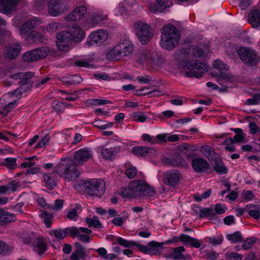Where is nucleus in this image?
I'll return each mask as SVG.
<instances>
[{
    "instance_id": "41",
    "label": "nucleus",
    "mask_w": 260,
    "mask_h": 260,
    "mask_svg": "<svg viewBox=\"0 0 260 260\" xmlns=\"http://www.w3.org/2000/svg\"><path fill=\"white\" fill-rule=\"evenodd\" d=\"M61 26L60 23L53 22L47 24L46 26V29L49 33H54L58 29L62 28Z\"/></svg>"
},
{
    "instance_id": "31",
    "label": "nucleus",
    "mask_w": 260,
    "mask_h": 260,
    "mask_svg": "<svg viewBox=\"0 0 260 260\" xmlns=\"http://www.w3.org/2000/svg\"><path fill=\"white\" fill-rule=\"evenodd\" d=\"M212 164L214 169L217 173L221 174L227 173L228 169L220 160H215L212 162Z\"/></svg>"
},
{
    "instance_id": "12",
    "label": "nucleus",
    "mask_w": 260,
    "mask_h": 260,
    "mask_svg": "<svg viewBox=\"0 0 260 260\" xmlns=\"http://www.w3.org/2000/svg\"><path fill=\"white\" fill-rule=\"evenodd\" d=\"M68 9L66 0H51L48 5V12L53 16H57Z\"/></svg>"
},
{
    "instance_id": "3",
    "label": "nucleus",
    "mask_w": 260,
    "mask_h": 260,
    "mask_svg": "<svg viewBox=\"0 0 260 260\" xmlns=\"http://www.w3.org/2000/svg\"><path fill=\"white\" fill-rule=\"evenodd\" d=\"M137 63L149 70H158L165 65L166 60L159 53L144 50L138 54Z\"/></svg>"
},
{
    "instance_id": "10",
    "label": "nucleus",
    "mask_w": 260,
    "mask_h": 260,
    "mask_svg": "<svg viewBox=\"0 0 260 260\" xmlns=\"http://www.w3.org/2000/svg\"><path fill=\"white\" fill-rule=\"evenodd\" d=\"M50 52L48 47H43L28 51L23 55V59L25 62H30L46 57Z\"/></svg>"
},
{
    "instance_id": "20",
    "label": "nucleus",
    "mask_w": 260,
    "mask_h": 260,
    "mask_svg": "<svg viewBox=\"0 0 260 260\" xmlns=\"http://www.w3.org/2000/svg\"><path fill=\"white\" fill-rule=\"evenodd\" d=\"M21 45L18 43L10 44L6 51L5 56L9 59H13L16 58L20 53Z\"/></svg>"
},
{
    "instance_id": "45",
    "label": "nucleus",
    "mask_w": 260,
    "mask_h": 260,
    "mask_svg": "<svg viewBox=\"0 0 260 260\" xmlns=\"http://www.w3.org/2000/svg\"><path fill=\"white\" fill-rule=\"evenodd\" d=\"M117 243L124 247H131L136 245V243L134 241H127L122 238L119 237L117 238Z\"/></svg>"
},
{
    "instance_id": "52",
    "label": "nucleus",
    "mask_w": 260,
    "mask_h": 260,
    "mask_svg": "<svg viewBox=\"0 0 260 260\" xmlns=\"http://www.w3.org/2000/svg\"><path fill=\"white\" fill-rule=\"evenodd\" d=\"M145 89H146V88H143L140 90L136 91L137 93L135 94L137 95H146V94H150L151 96H154V95L159 96L160 95V94H159L160 92L158 90H153L152 91H150L148 92H146V93L145 92V93H141L142 91H143ZM147 89H148V88H147Z\"/></svg>"
},
{
    "instance_id": "50",
    "label": "nucleus",
    "mask_w": 260,
    "mask_h": 260,
    "mask_svg": "<svg viewBox=\"0 0 260 260\" xmlns=\"http://www.w3.org/2000/svg\"><path fill=\"white\" fill-rule=\"evenodd\" d=\"M28 36L32 38L35 41L43 42L44 40V37L36 31H31Z\"/></svg>"
},
{
    "instance_id": "61",
    "label": "nucleus",
    "mask_w": 260,
    "mask_h": 260,
    "mask_svg": "<svg viewBox=\"0 0 260 260\" xmlns=\"http://www.w3.org/2000/svg\"><path fill=\"white\" fill-rule=\"evenodd\" d=\"M215 213L217 214H222L225 212V207L224 206L221 204H217L215 205L214 207V210Z\"/></svg>"
},
{
    "instance_id": "27",
    "label": "nucleus",
    "mask_w": 260,
    "mask_h": 260,
    "mask_svg": "<svg viewBox=\"0 0 260 260\" xmlns=\"http://www.w3.org/2000/svg\"><path fill=\"white\" fill-rule=\"evenodd\" d=\"M16 219L15 216L13 214L8 211L0 209V225L5 223L10 222Z\"/></svg>"
},
{
    "instance_id": "56",
    "label": "nucleus",
    "mask_w": 260,
    "mask_h": 260,
    "mask_svg": "<svg viewBox=\"0 0 260 260\" xmlns=\"http://www.w3.org/2000/svg\"><path fill=\"white\" fill-rule=\"evenodd\" d=\"M34 74L32 72H26V73H20L16 75L17 77H19L20 78H22V79L25 80V82L21 81L20 83H22L23 84L26 83V81L30 78L31 77L34 76Z\"/></svg>"
},
{
    "instance_id": "29",
    "label": "nucleus",
    "mask_w": 260,
    "mask_h": 260,
    "mask_svg": "<svg viewBox=\"0 0 260 260\" xmlns=\"http://www.w3.org/2000/svg\"><path fill=\"white\" fill-rule=\"evenodd\" d=\"M35 249L39 254L44 252L47 249V246L42 237L37 238L34 243Z\"/></svg>"
},
{
    "instance_id": "1",
    "label": "nucleus",
    "mask_w": 260,
    "mask_h": 260,
    "mask_svg": "<svg viewBox=\"0 0 260 260\" xmlns=\"http://www.w3.org/2000/svg\"><path fill=\"white\" fill-rule=\"evenodd\" d=\"M204 55V51L199 47L181 48L175 54L181 72L189 77H201L208 70L206 63L198 58Z\"/></svg>"
},
{
    "instance_id": "16",
    "label": "nucleus",
    "mask_w": 260,
    "mask_h": 260,
    "mask_svg": "<svg viewBox=\"0 0 260 260\" xmlns=\"http://www.w3.org/2000/svg\"><path fill=\"white\" fill-rule=\"evenodd\" d=\"M180 177V175L178 171H170L165 174L164 182L168 185L174 186L178 183Z\"/></svg>"
},
{
    "instance_id": "42",
    "label": "nucleus",
    "mask_w": 260,
    "mask_h": 260,
    "mask_svg": "<svg viewBox=\"0 0 260 260\" xmlns=\"http://www.w3.org/2000/svg\"><path fill=\"white\" fill-rule=\"evenodd\" d=\"M215 215V212L213 208H206L202 209L200 213L199 217L203 218L205 217H211Z\"/></svg>"
},
{
    "instance_id": "18",
    "label": "nucleus",
    "mask_w": 260,
    "mask_h": 260,
    "mask_svg": "<svg viewBox=\"0 0 260 260\" xmlns=\"http://www.w3.org/2000/svg\"><path fill=\"white\" fill-rule=\"evenodd\" d=\"M185 250L183 246L175 247L173 248L172 252L165 256L166 260H186L187 258H189V256H185L182 254V252Z\"/></svg>"
},
{
    "instance_id": "4",
    "label": "nucleus",
    "mask_w": 260,
    "mask_h": 260,
    "mask_svg": "<svg viewBox=\"0 0 260 260\" xmlns=\"http://www.w3.org/2000/svg\"><path fill=\"white\" fill-rule=\"evenodd\" d=\"M155 193L154 190L145 182L137 180L129 183L127 188H124L121 192L123 197L135 198L144 196H152Z\"/></svg>"
},
{
    "instance_id": "8",
    "label": "nucleus",
    "mask_w": 260,
    "mask_h": 260,
    "mask_svg": "<svg viewBox=\"0 0 260 260\" xmlns=\"http://www.w3.org/2000/svg\"><path fill=\"white\" fill-rule=\"evenodd\" d=\"M133 45L128 42L120 43L112 48L107 54L111 60H119L124 56L129 55L133 51Z\"/></svg>"
},
{
    "instance_id": "32",
    "label": "nucleus",
    "mask_w": 260,
    "mask_h": 260,
    "mask_svg": "<svg viewBox=\"0 0 260 260\" xmlns=\"http://www.w3.org/2000/svg\"><path fill=\"white\" fill-rule=\"evenodd\" d=\"M107 15H104L102 12H98L93 13L90 18L91 23L93 25L98 24L107 19Z\"/></svg>"
},
{
    "instance_id": "34",
    "label": "nucleus",
    "mask_w": 260,
    "mask_h": 260,
    "mask_svg": "<svg viewBox=\"0 0 260 260\" xmlns=\"http://www.w3.org/2000/svg\"><path fill=\"white\" fill-rule=\"evenodd\" d=\"M16 161L17 159L16 158H7L4 162H2L0 164V166H5L8 169L13 170L16 168Z\"/></svg>"
},
{
    "instance_id": "33",
    "label": "nucleus",
    "mask_w": 260,
    "mask_h": 260,
    "mask_svg": "<svg viewBox=\"0 0 260 260\" xmlns=\"http://www.w3.org/2000/svg\"><path fill=\"white\" fill-rule=\"evenodd\" d=\"M85 221L88 224L89 228L93 227L95 228L101 229L103 227L101 222L99 220L98 217L95 216L92 218H86Z\"/></svg>"
},
{
    "instance_id": "44",
    "label": "nucleus",
    "mask_w": 260,
    "mask_h": 260,
    "mask_svg": "<svg viewBox=\"0 0 260 260\" xmlns=\"http://www.w3.org/2000/svg\"><path fill=\"white\" fill-rule=\"evenodd\" d=\"M172 165L174 166H181L183 167L188 166L187 161L179 155L176 156L174 162H172Z\"/></svg>"
},
{
    "instance_id": "21",
    "label": "nucleus",
    "mask_w": 260,
    "mask_h": 260,
    "mask_svg": "<svg viewBox=\"0 0 260 260\" xmlns=\"http://www.w3.org/2000/svg\"><path fill=\"white\" fill-rule=\"evenodd\" d=\"M191 165L193 170L197 173H201L207 170L209 167L208 162L202 158L193 159Z\"/></svg>"
},
{
    "instance_id": "23",
    "label": "nucleus",
    "mask_w": 260,
    "mask_h": 260,
    "mask_svg": "<svg viewBox=\"0 0 260 260\" xmlns=\"http://www.w3.org/2000/svg\"><path fill=\"white\" fill-rule=\"evenodd\" d=\"M17 0H0V12L9 13L15 10Z\"/></svg>"
},
{
    "instance_id": "26",
    "label": "nucleus",
    "mask_w": 260,
    "mask_h": 260,
    "mask_svg": "<svg viewBox=\"0 0 260 260\" xmlns=\"http://www.w3.org/2000/svg\"><path fill=\"white\" fill-rule=\"evenodd\" d=\"M165 245L164 242H157L153 241L150 242L148 245L149 246L150 254L152 255H158L160 253L163 249V245Z\"/></svg>"
},
{
    "instance_id": "13",
    "label": "nucleus",
    "mask_w": 260,
    "mask_h": 260,
    "mask_svg": "<svg viewBox=\"0 0 260 260\" xmlns=\"http://www.w3.org/2000/svg\"><path fill=\"white\" fill-rule=\"evenodd\" d=\"M108 38V34L106 30L99 29L89 35L88 43L90 45H93L94 43L101 45L105 42Z\"/></svg>"
},
{
    "instance_id": "5",
    "label": "nucleus",
    "mask_w": 260,
    "mask_h": 260,
    "mask_svg": "<svg viewBox=\"0 0 260 260\" xmlns=\"http://www.w3.org/2000/svg\"><path fill=\"white\" fill-rule=\"evenodd\" d=\"M180 39L179 32L175 27L166 25L162 29L160 44L162 48L172 50L178 45Z\"/></svg>"
},
{
    "instance_id": "57",
    "label": "nucleus",
    "mask_w": 260,
    "mask_h": 260,
    "mask_svg": "<svg viewBox=\"0 0 260 260\" xmlns=\"http://www.w3.org/2000/svg\"><path fill=\"white\" fill-rule=\"evenodd\" d=\"M255 243V240L253 238H249L246 239L242 245V248L244 249H249Z\"/></svg>"
},
{
    "instance_id": "55",
    "label": "nucleus",
    "mask_w": 260,
    "mask_h": 260,
    "mask_svg": "<svg viewBox=\"0 0 260 260\" xmlns=\"http://www.w3.org/2000/svg\"><path fill=\"white\" fill-rule=\"evenodd\" d=\"M125 174L129 178H133L137 175V170L134 167H130L126 170Z\"/></svg>"
},
{
    "instance_id": "7",
    "label": "nucleus",
    "mask_w": 260,
    "mask_h": 260,
    "mask_svg": "<svg viewBox=\"0 0 260 260\" xmlns=\"http://www.w3.org/2000/svg\"><path fill=\"white\" fill-rule=\"evenodd\" d=\"M82 189L91 196L100 197L105 191V183L102 179H90L79 184Z\"/></svg>"
},
{
    "instance_id": "17",
    "label": "nucleus",
    "mask_w": 260,
    "mask_h": 260,
    "mask_svg": "<svg viewBox=\"0 0 260 260\" xmlns=\"http://www.w3.org/2000/svg\"><path fill=\"white\" fill-rule=\"evenodd\" d=\"M41 22L40 19L37 18H32L23 24L20 29V33L22 36H28L31 30L39 25Z\"/></svg>"
},
{
    "instance_id": "9",
    "label": "nucleus",
    "mask_w": 260,
    "mask_h": 260,
    "mask_svg": "<svg viewBox=\"0 0 260 260\" xmlns=\"http://www.w3.org/2000/svg\"><path fill=\"white\" fill-rule=\"evenodd\" d=\"M139 41L146 45L153 36V33L150 26L143 22H139L134 25Z\"/></svg>"
},
{
    "instance_id": "15",
    "label": "nucleus",
    "mask_w": 260,
    "mask_h": 260,
    "mask_svg": "<svg viewBox=\"0 0 260 260\" xmlns=\"http://www.w3.org/2000/svg\"><path fill=\"white\" fill-rule=\"evenodd\" d=\"M214 69L217 75L219 77L218 81L221 79L228 80L230 78V75L228 74V67L219 60H215L213 64Z\"/></svg>"
},
{
    "instance_id": "19",
    "label": "nucleus",
    "mask_w": 260,
    "mask_h": 260,
    "mask_svg": "<svg viewBox=\"0 0 260 260\" xmlns=\"http://www.w3.org/2000/svg\"><path fill=\"white\" fill-rule=\"evenodd\" d=\"M87 10L85 7H78L70 13L66 19L68 21H73L80 20L83 18Z\"/></svg>"
},
{
    "instance_id": "64",
    "label": "nucleus",
    "mask_w": 260,
    "mask_h": 260,
    "mask_svg": "<svg viewBox=\"0 0 260 260\" xmlns=\"http://www.w3.org/2000/svg\"><path fill=\"white\" fill-rule=\"evenodd\" d=\"M189 244H190L191 246L196 248H199L201 245L200 241L198 239L193 238H191Z\"/></svg>"
},
{
    "instance_id": "25",
    "label": "nucleus",
    "mask_w": 260,
    "mask_h": 260,
    "mask_svg": "<svg viewBox=\"0 0 260 260\" xmlns=\"http://www.w3.org/2000/svg\"><path fill=\"white\" fill-rule=\"evenodd\" d=\"M248 21L253 27L260 28V13L257 10L251 11L248 15Z\"/></svg>"
},
{
    "instance_id": "47",
    "label": "nucleus",
    "mask_w": 260,
    "mask_h": 260,
    "mask_svg": "<svg viewBox=\"0 0 260 260\" xmlns=\"http://www.w3.org/2000/svg\"><path fill=\"white\" fill-rule=\"evenodd\" d=\"M133 119L134 121L143 122L147 119V117L144 114L136 112L133 113Z\"/></svg>"
},
{
    "instance_id": "40",
    "label": "nucleus",
    "mask_w": 260,
    "mask_h": 260,
    "mask_svg": "<svg viewBox=\"0 0 260 260\" xmlns=\"http://www.w3.org/2000/svg\"><path fill=\"white\" fill-rule=\"evenodd\" d=\"M41 217L44 219V222L47 228H50L52 224L53 216L52 214L44 211L41 214Z\"/></svg>"
},
{
    "instance_id": "58",
    "label": "nucleus",
    "mask_w": 260,
    "mask_h": 260,
    "mask_svg": "<svg viewBox=\"0 0 260 260\" xmlns=\"http://www.w3.org/2000/svg\"><path fill=\"white\" fill-rule=\"evenodd\" d=\"M128 217V215H124L122 217H119L114 218L112 220V223L117 226H121L123 222V220H125Z\"/></svg>"
},
{
    "instance_id": "11",
    "label": "nucleus",
    "mask_w": 260,
    "mask_h": 260,
    "mask_svg": "<svg viewBox=\"0 0 260 260\" xmlns=\"http://www.w3.org/2000/svg\"><path fill=\"white\" fill-rule=\"evenodd\" d=\"M56 45L58 49L62 52H68L72 45L74 40L70 34L61 31L56 35Z\"/></svg>"
},
{
    "instance_id": "39",
    "label": "nucleus",
    "mask_w": 260,
    "mask_h": 260,
    "mask_svg": "<svg viewBox=\"0 0 260 260\" xmlns=\"http://www.w3.org/2000/svg\"><path fill=\"white\" fill-rule=\"evenodd\" d=\"M226 238L233 243L240 242L243 240L242 235L239 232L227 235Z\"/></svg>"
},
{
    "instance_id": "60",
    "label": "nucleus",
    "mask_w": 260,
    "mask_h": 260,
    "mask_svg": "<svg viewBox=\"0 0 260 260\" xmlns=\"http://www.w3.org/2000/svg\"><path fill=\"white\" fill-rule=\"evenodd\" d=\"M67 217L69 219L76 220L78 217L77 211L75 209H72L69 211L67 214Z\"/></svg>"
},
{
    "instance_id": "28",
    "label": "nucleus",
    "mask_w": 260,
    "mask_h": 260,
    "mask_svg": "<svg viewBox=\"0 0 260 260\" xmlns=\"http://www.w3.org/2000/svg\"><path fill=\"white\" fill-rule=\"evenodd\" d=\"M119 151L117 147L106 148L103 147L101 150L102 156L107 159H111V158Z\"/></svg>"
},
{
    "instance_id": "54",
    "label": "nucleus",
    "mask_w": 260,
    "mask_h": 260,
    "mask_svg": "<svg viewBox=\"0 0 260 260\" xmlns=\"http://www.w3.org/2000/svg\"><path fill=\"white\" fill-rule=\"evenodd\" d=\"M34 158L35 156L25 158V161L23 162L20 166L23 168H30L34 166L35 163L32 161Z\"/></svg>"
},
{
    "instance_id": "36",
    "label": "nucleus",
    "mask_w": 260,
    "mask_h": 260,
    "mask_svg": "<svg viewBox=\"0 0 260 260\" xmlns=\"http://www.w3.org/2000/svg\"><path fill=\"white\" fill-rule=\"evenodd\" d=\"M43 178L46 185L48 187V188L52 189L56 186V182L51 174L48 173L44 174Z\"/></svg>"
},
{
    "instance_id": "48",
    "label": "nucleus",
    "mask_w": 260,
    "mask_h": 260,
    "mask_svg": "<svg viewBox=\"0 0 260 260\" xmlns=\"http://www.w3.org/2000/svg\"><path fill=\"white\" fill-rule=\"evenodd\" d=\"M15 102H10L8 104L4 106L1 111L2 114L7 115L12 109L15 108Z\"/></svg>"
},
{
    "instance_id": "62",
    "label": "nucleus",
    "mask_w": 260,
    "mask_h": 260,
    "mask_svg": "<svg viewBox=\"0 0 260 260\" xmlns=\"http://www.w3.org/2000/svg\"><path fill=\"white\" fill-rule=\"evenodd\" d=\"M75 64L79 67L90 68V64L86 60H77L75 62Z\"/></svg>"
},
{
    "instance_id": "14",
    "label": "nucleus",
    "mask_w": 260,
    "mask_h": 260,
    "mask_svg": "<svg viewBox=\"0 0 260 260\" xmlns=\"http://www.w3.org/2000/svg\"><path fill=\"white\" fill-rule=\"evenodd\" d=\"M157 4L150 3L147 8L152 13H161L172 5L171 0H156Z\"/></svg>"
},
{
    "instance_id": "59",
    "label": "nucleus",
    "mask_w": 260,
    "mask_h": 260,
    "mask_svg": "<svg viewBox=\"0 0 260 260\" xmlns=\"http://www.w3.org/2000/svg\"><path fill=\"white\" fill-rule=\"evenodd\" d=\"M9 250V246L4 241L0 240V254H5Z\"/></svg>"
},
{
    "instance_id": "51",
    "label": "nucleus",
    "mask_w": 260,
    "mask_h": 260,
    "mask_svg": "<svg viewBox=\"0 0 260 260\" xmlns=\"http://www.w3.org/2000/svg\"><path fill=\"white\" fill-rule=\"evenodd\" d=\"M226 257L229 259L242 260L243 255L236 252H226Z\"/></svg>"
},
{
    "instance_id": "24",
    "label": "nucleus",
    "mask_w": 260,
    "mask_h": 260,
    "mask_svg": "<svg viewBox=\"0 0 260 260\" xmlns=\"http://www.w3.org/2000/svg\"><path fill=\"white\" fill-rule=\"evenodd\" d=\"M75 247L76 249L73 252L71 258L73 260H79L83 259L86 256V250L84 247L79 243H75Z\"/></svg>"
},
{
    "instance_id": "22",
    "label": "nucleus",
    "mask_w": 260,
    "mask_h": 260,
    "mask_svg": "<svg viewBox=\"0 0 260 260\" xmlns=\"http://www.w3.org/2000/svg\"><path fill=\"white\" fill-rule=\"evenodd\" d=\"M66 32L70 34V36L74 40V42H78L84 37V31L77 25L72 26L70 28L69 31H66Z\"/></svg>"
},
{
    "instance_id": "35",
    "label": "nucleus",
    "mask_w": 260,
    "mask_h": 260,
    "mask_svg": "<svg viewBox=\"0 0 260 260\" xmlns=\"http://www.w3.org/2000/svg\"><path fill=\"white\" fill-rule=\"evenodd\" d=\"M149 148L147 147L136 146L133 148L132 152L138 156H144L149 151Z\"/></svg>"
},
{
    "instance_id": "37",
    "label": "nucleus",
    "mask_w": 260,
    "mask_h": 260,
    "mask_svg": "<svg viewBox=\"0 0 260 260\" xmlns=\"http://www.w3.org/2000/svg\"><path fill=\"white\" fill-rule=\"evenodd\" d=\"M50 235H54L56 238L62 239L67 235L66 229H56L49 232Z\"/></svg>"
},
{
    "instance_id": "30",
    "label": "nucleus",
    "mask_w": 260,
    "mask_h": 260,
    "mask_svg": "<svg viewBox=\"0 0 260 260\" xmlns=\"http://www.w3.org/2000/svg\"><path fill=\"white\" fill-rule=\"evenodd\" d=\"M61 81L64 84L68 85H72L81 83L82 81V79L80 76L75 75L68 77H63L62 78Z\"/></svg>"
},
{
    "instance_id": "49",
    "label": "nucleus",
    "mask_w": 260,
    "mask_h": 260,
    "mask_svg": "<svg viewBox=\"0 0 260 260\" xmlns=\"http://www.w3.org/2000/svg\"><path fill=\"white\" fill-rule=\"evenodd\" d=\"M67 234L70 235L72 237L74 238L80 234L79 230L76 226L66 228Z\"/></svg>"
},
{
    "instance_id": "2",
    "label": "nucleus",
    "mask_w": 260,
    "mask_h": 260,
    "mask_svg": "<svg viewBox=\"0 0 260 260\" xmlns=\"http://www.w3.org/2000/svg\"><path fill=\"white\" fill-rule=\"evenodd\" d=\"M92 156V151L85 148L76 151L74 154V161L69 158H63L55 168V171L60 176L69 181L75 180L79 176V172L75 165H83Z\"/></svg>"
},
{
    "instance_id": "6",
    "label": "nucleus",
    "mask_w": 260,
    "mask_h": 260,
    "mask_svg": "<svg viewBox=\"0 0 260 260\" xmlns=\"http://www.w3.org/2000/svg\"><path fill=\"white\" fill-rule=\"evenodd\" d=\"M237 53L241 61L250 68H256L260 61L259 53L251 47H241Z\"/></svg>"
},
{
    "instance_id": "43",
    "label": "nucleus",
    "mask_w": 260,
    "mask_h": 260,
    "mask_svg": "<svg viewBox=\"0 0 260 260\" xmlns=\"http://www.w3.org/2000/svg\"><path fill=\"white\" fill-rule=\"evenodd\" d=\"M52 107L57 113H61L64 111L65 104L58 101H54L51 104Z\"/></svg>"
},
{
    "instance_id": "46",
    "label": "nucleus",
    "mask_w": 260,
    "mask_h": 260,
    "mask_svg": "<svg viewBox=\"0 0 260 260\" xmlns=\"http://www.w3.org/2000/svg\"><path fill=\"white\" fill-rule=\"evenodd\" d=\"M200 152L206 157H209L213 152L212 148L208 145H204L200 148Z\"/></svg>"
},
{
    "instance_id": "53",
    "label": "nucleus",
    "mask_w": 260,
    "mask_h": 260,
    "mask_svg": "<svg viewBox=\"0 0 260 260\" xmlns=\"http://www.w3.org/2000/svg\"><path fill=\"white\" fill-rule=\"evenodd\" d=\"M9 192H14L19 187V183L15 180H13L7 184Z\"/></svg>"
},
{
    "instance_id": "63",
    "label": "nucleus",
    "mask_w": 260,
    "mask_h": 260,
    "mask_svg": "<svg viewBox=\"0 0 260 260\" xmlns=\"http://www.w3.org/2000/svg\"><path fill=\"white\" fill-rule=\"evenodd\" d=\"M138 82L142 84H147L150 82V78L149 76H139L137 78Z\"/></svg>"
},
{
    "instance_id": "38",
    "label": "nucleus",
    "mask_w": 260,
    "mask_h": 260,
    "mask_svg": "<svg viewBox=\"0 0 260 260\" xmlns=\"http://www.w3.org/2000/svg\"><path fill=\"white\" fill-rule=\"evenodd\" d=\"M248 214L254 219H258L260 217V206L255 205L251 207Z\"/></svg>"
}]
</instances>
